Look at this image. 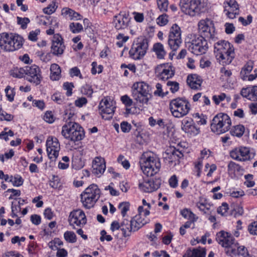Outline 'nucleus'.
Listing matches in <instances>:
<instances>
[{"label":"nucleus","instance_id":"obj_5","mask_svg":"<svg viewBox=\"0 0 257 257\" xmlns=\"http://www.w3.org/2000/svg\"><path fill=\"white\" fill-rule=\"evenodd\" d=\"M62 135L66 139L71 141H79L84 137L83 128L77 123L69 122L62 126Z\"/></svg>","mask_w":257,"mask_h":257},{"label":"nucleus","instance_id":"obj_2","mask_svg":"<svg viewBox=\"0 0 257 257\" xmlns=\"http://www.w3.org/2000/svg\"><path fill=\"white\" fill-rule=\"evenodd\" d=\"M141 169L143 173L148 177L156 174L160 171L161 163L158 158L149 155V153H144L140 161Z\"/></svg>","mask_w":257,"mask_h":257},{"label":"nucleus","instance_id":"obj_13","mask_svg":"<svg viewBox=\"0 0 257 257\" xmlns=\"http://www.w3.org/2000/svg\"><path fill=\"white\" fill-rule=\"evenodd\" d=\"M181 43L180 28L176 24H173L169 32L168 40V45L172 51H175L179 48Z\"/></svg>","mask_w":257,"mask_h":257},{"label":"nucleus","instance_id":"obj_33","mask_svg":"<svg viewBox=\"0 0 257 257\" xmlns=\"http://www.w3.org/2000/svg\"><path fill=\"white\" fill-rule=\"evenodd\" d=\"M153 50L159 59L163 58L166 54L164 46L161 43H155L153 46Z\"/></svg>","mask_w":257,"mask_h":257},{"label":"nucleus","instance_id":"obj_48","mask_svg":"<svg viewBox=\"0 0 257 257\" xmlns=\"http://www.w3.org/2000/svg\"><path fill=\"white\" fill-rule=\"evenodd\" d=\"M17 23L19 25H20L21 28L23 29H25L27 27V25L30 22V21L28 18H21L19 17H17Z\"/></svg>","mask_w":257,"mask_h":257},{"label":"nucleus","instance_id":"obj_40","mask_svg":"<svg viewBox=\"0 0 257 257\" xmlns=\"http://www.w3.org/2000/svg\"><path fill=\"white\" fill-rule=\"evenodd\" d=\"M181 215L185 218L192 221H195L196 219L195 217V214L191 211L190 210L185 208L181 210Z\"/></svg>","mask_w":257,"mask_h":257},{"label":"nucleus","instance_id":"obj_22","mask_svg":"<svg viewBox=\"0 0 257 257\" xmlns=\"http://www.w3.org/2000/svg\"><path fill=\"white\" fill-rule=\"evenodd\" d=\"M182 130L188 135L194 136L200 133V128L197 127L191 118L186 117L182 121Z\"/></svg>","mask_w":257,"mask_h":257},{"label":"nucleus","instance_id":"obj_29","mask_svg":"<svg viewBox=\"0 0 257 257\" xmlns=\"http://www.w3.org/2000/svg\"><path fill=\"white\" fill-rule=\"evenodd\" d=\"M206 249L204 248L198 247L192 250H187L183 257H205Z\"/></svg>","mask_w":257,"mask_h":257},{"label":"nucleus","instance_id":"obj_34","mask_svg":"<svg viewBox=\"0 0 257 257\" xmlns=\"http://www.w3.org/2000/svg\"><path fill=\"white\" fill-rule=\"evenodd\" d=\"M253 68V62L252 61L247 62L244 67L242 68L240 72L241 78L243 80H246V76Z\"/></svg>","mask_w":257,"mask_h":257},{"label":"nucleus","instance_id":"obj_38","mask_svg":"<svg viewBox=\"0 0 257 257\" xmlns=\"http://www.w3.org/2000/svg\"><path fill=\"white\" fill-rule=\"evenodd\" d=\"M244 127L242 125H237L233 127L230 133L231 135L237 137H241L244 132Z\"/></svg>","mask_w":257,"mask_h":257},{"label":"nucleus","instance_id":"obj_37","mask_svg":"<svg viewBox=\"0 0 257 257\" xmlns=\"http://www.w3.org/2000/svg\"><path fill=\"white\" fill-rule=\"evenodd\" d=\"M175 148L170 147L169 149H167L164 155V158L169 159V162L172 163L177 160L176 156Z\"/></svg>","mask_w":257,"mask_h":257},{"label":"nucleus","instance_id":"obj_64","mask_svg":"<svg viewBox=\"0 0 257 257\" xmlns=\"http://www.w3.org/2000/svg\"><path fill=\"white\" fill-rule=\"evenodd\" d=\"M228 209V204L226 203H223L222 206L217 209V212L223 215L227 212Z\"/></svg>","mask_w":257,"mask_h":257},{"label":"nucleus","instance_id":"obj_41","mask_svg":"<svg viewBox=\"0 0 257 257\" xmlns=\"http://www.w3.org/2000/svg\"><path fill=\"white\" fill-rule=\"evenodd\" d=\"M10 182H12L14 186L19 187L23 185L24 182L23 179L19 175H17L14 177L11 176Z\"/></svg>","mask_w":257,"mask_h":257},{"label":"nucleus","instance_id":"obj_56","mask_svg":"<svg viewBox=\"0 0 257 257\" xmlns=\"http://www.w3.org/2000/svg\"><path fill=\"white\" fill-rule=\"evenodd\" d=\"M44 119L47 122L51 123L54 122V116L51 111H47L44 116Z\"/></svg>","mask_w":257,"mask_h":257},{"label":"nucleus","instance_id":"obj_17","mask_svg":"<svg viewBox=\"0 0 257 257\" xmlns=\"http://www.w3.org/2000/svg\"><path fill=\"white\" fill-rule=\"evenodd\" d=\"M115 108V107L113 106V102L108 97L102 99L99 104V109L101 111L102 117L105 119L112 118Z\"/></svg>","mask_w":257,"mask_h":257},{"label":"nucleus","instance_id":"obj_18","mask_svg":"<svg viewBox=\"0 0 257 257\" xmlns=\"http://www.w3.org/2000/svg\"><path fill=\"white\" fill-rule=\"evenodd\" d=\"M47 152L49 158L55 161L59 155L60 144L56 138L49 137L46 142Z\"/></svg>","mask_w":257,"mask_h":257},{"label":"nucleus","instance_id":"obj_20","mask_svg":"<svg viewBox=\"0 0 257 257\" xmlns=\"http://www.w3.org/2000/svg\"><path fill=\"white\" fill-rule=\"evenodd\" d=\"M86 218L84 212L80 210L77 209L71 212L69 216L68 221L70 225L73 226L84 225L86 223Z\"/></svg>","mask_w":257,"mask_h":257},{"label":"nucleus","instance_id":"obj_43","mask_svg":"<svg viewBox=\"0 0 257 257\" xmlns=\"http://www.w3.org/2000/svg\"><path fill=\"white\" fill-rule=\"evenodd\" d=\"M242 170V169L238 164L232 161H230L228 164V171L230 172L234 173L235 171L239 172Z\"/></svg>","mask_w":257,"mask_h":257},{"label":"nucleus","instance_id":"obj_36","mask_svg":"<svg viewBox=\"0 0 257 257\" xmlns=\"http://www.w3.org/2000/svg\"><path fill=\"white\" fill-rule=\"evenodd\" d=\"M25 66L14 68L11 71V75L16 78H24L25 76Z\"/></svg>","mask_w":257,"mask_h":257},{"label":"nucleus","instance_id":"obj_52","mask_svg":"<svg viewBox=\"0 0 257 257\" xmlns=\"http://www.w3.org/2000/svg\"><path fill=\"white\" fill-rule=\"evenodd\" d=\"M121 101L125 105L126 107H129L133 105V100L127 95H124L121 97Z\"/></svg>","mask_w":257,"mask_h":257},{"label":"nucleus","instance_id":"obj_14","mask_svg":"<svg viewBox=\"0 0 257 257\" xmlns=\"http://www.w3.org/2000/svg\"><path fill=\"white\" fill-rule=\"evenodd\" d=\"M198 26L201 36L204 38L213 39L215 28L212 21L208 18L201 20L199 22Z\"/></svg>","mask_w":257,"mask_h":257},{"label":"nucleus","instance_id":"obj_15","mask_svg":"<svg viewBox=\"0 0 257 257\" xmlns=\"http://www.w3.org/2000/svg\"><path fill=\"white\" fill-rule=\"evenodd\" d=\"M25 75V79L30 82L34 83L36 85L40 83L42 77L40 69L38 66L36 65L26 66Z\"/></svg>","mask_w":257,"mask_h":257},{"label":"nucleus","instance_id":"obj_23","mask_svg":"<svg viewBox=\"0 0 257 257\" xmlns=\"http://www.w3.org/2000/svg\"><path fill=\"white\" fill-rule=\"evenodd\" d=\"M161 180L160 178L149 179L139 184V188L144 192L150 193L157 190L160 188Z\"/></svg>","mask_w":257,"mask_h":257},{"label":"nucleus","instance_id":"obj_57","mask_svg":"<svg viewBox=\"0 0 257 257\" xmlns=\"http://www.w3.org/2000/svg\"><path fill=\"white\" fill-rule=\"evenodd\" d=\"M14 155V151L13 150H10L9 153H6L4 155H0V160L4 163L5 161V157L7 159L12 158Z\"/></svg>","mask_w":257,"mask_h":257},{"label":"nucleus","instance_id":"obj_31","mask_svg":"<svg viewBox=\"0 0 257 257\" xmlns=\"http://www.w3.org/2000/svg\"><path fill=\"white\" fill-rule=\"evenodd\" d=\"M50 78L52 80H58L60 77L61 69L59 66L55 63L52 64L50 67Z\"/></svg>","mask_w":257,"mask_h":257},{"label":"nucleus","instance_id":"obj_21","mask_svg":"<svg viewBox=\"0 0 257 257\" xmlns=\"http://www.w3.org/2000/svg\"><path fill=\"white\" fill-rule=\"evenodd\" d=\"M65 46L63 41V38L59 34H54L52 41L51 51L57 56H61L64 51Z\"/></svg>","mask_w":257,"mask_h":257},{"label":"nucleus","instance_id":"obj_8","mask_svg":"<svg viewBox=\"0 0 257 257\" xmlns=\"http://www.w3.org/2000/svg\"><path fill=\"white\" fill-rule=\"evenodd\" d=\"M100 190L95 184L89 185L81 194V201L84 207L90 208L100 197Z\"/></svg>","mask_w":257,"mask_h":257},{"label":"nucleus","instance_id":"obj_9","mask_svg":"<svg viewBox=\"0 0 257 257\" xmlns=\"http://www.w3.org/2000/svg\"><path fill=\"white\" fill-rule=\"evenodd\" d=\"M179 6L183 13L191 17L199 15L204 9L201 0H180Z\"/></svg>","mask_w":257,"mask_h":257},{"label":"nucleus","instance_id":"obj_3","mask_svg":"<svg viewBox=\"0 0 257 257\" xmlns=\"http://www.w3.org/2000/svg\"><path fill=\"white\" fill-rule=\"evenodd\" d=\"M23 39L18 35L3 33L0 34V48L8 52L19 49L23 46Z\"/></svg>","mask_w":257,"mask_h":257},{"label":"nucleus","instance_id":"obj_62","mask_svg":"<svg viewBox=\"0 0 257 257\" xmlns=\"http://www.w3.org/2000/svg\"><path fill=\"white\" fill-rule=\"evenodd\" d=\"M100 234V240L101 241H103L104 240L110 241L112 239V237L110 235L106 234V232L104 230L101 231Z\"/></svg>","mask_w":257,"mask_h":257},{"label":"nucleus","instance_id":"obj_59","mask_svg":"<svg viewBox=\"0 0 257 257\" xmlns=\"http://www.w3.org/2000/svg\"><path fill=\"white\" fill-rule=\"evenodd\" d=\"M87 102V99L85 97H81L75 101V104L76 106L81 107Z\"/></svg>","mask_w":257,"mask_h":257},{"label":"nucleus","instance_id":"obj_4","mask_svg":"<svg viewBox=\"0 0 257 257\" xmlns=\"http://www.w3.org/2000/svg\"><path fill=\"white\" fill-rule=\"evenodd\" d=\"M149 85L144 82L135 83L132 88V96L137 103L147 104L152 97Z\"/></svg>","mask_w":257,"mask_h":257},{"label":"nucleus","instance_id":"obj_50","mask_svg":"<svg viewBox=\"0 0 257 257\" xmlns=\"http://www.w3.org/2000/svg\"><path fill=\"white\" fill-rule=\"evenodd\" d=\"M167 85L170 86V89L172 93H175L179 90V84L177 82L168 81Z\"/></svg>","mask_w":257,"mask_h":257},{"label":"nucleus","instance_id":"obj_44","mask_svg":"<svg viewBox=\"0 0 257 257\" xmlns=\"http://www.w3.org/2000/svg\"><path fill=\"white\" fill-rule=\"evenodd\" d=\"M158 7L159 10L163 12L168 10L169 2L168 0H157Z\"/></svg>","mask_w":257,"mask_h":257},{"label":"nucleus","instance_id":"obj_39","mask_svg":"<svg viewBox=\"0 0 257 257\" xmlns=\"http://www.w3.org/2000/svg\"><path fill=\"white\" fill-rule=\"evenodd\" d=\"M65 240L69 243H75L77 240L75 233L71 231H67L64 234Z\"/></svg>","mask_w":257,"mask_h":257},{"label":"nucleus","instance_id":"obj_49","mask_svg":"<svg viewBox=\"0 0 257 257\" xmlns=\"http://www.w3.org/2000/svg\"><path fill=\"white\" fill-rule=\"evenodd\" d=\"M5 92L6 94V96L8 98V99L10 101H12L14 100V97L15 96V92L13 89L10 86H8L5 89Z\"/></svg>","mask_w":257,"mask_h":257},{"label":"nucleus","instance_id":"obj_53","mask_svg":"<svg viewBox=\"0 0 257 257\" xmlns=\"http://www.w3.org/2000/svg\"><path fill=\"white\" fill-rule=\"evenodd\" d=\"M157 90L155 91L154 94L155 95H158L159 96L163 97L165 95H166L168 92L166 91L165 92H163L162 90V85L161 84L158 83L156 85Z\"/></svg>","mask_w":257,"mask_h":257},{"label":"nucleus","instance_id":"obj_46","mask_svg":"<svg viewBox=\"0 0 257 257\" xmlns=\"http://www.w3.org/2000/svg\"><path fill=\"white\" fill-rule=\"evenodd\" d=\"M130 203L127 202H122L118 205V209L120 210L121 215L124 217L127 211L130 209Z\"/></svg>","mask_w":257,"mask_h":257},{"label":"nucleus","instance_id":"obj_63","mask_svg":"<svg viewBox=\"0 0 257 257\" xmlns=\"http://www.w3.org/2000/svg\"><path fill=\"white\" fill-rule=\"evenodd\" d=\"M226 97L225 93H221L219 95H214L213 96V100L216 104H218L220 101H223Z\"/></svg>","mask_w":257,"mask_h":257},{"label":"nucleus","instance_id":"obj_28","mask_svg":"<svg viewBox=\"0 0 257 257\" xmlns=\"http://www.w3.org/2000/svg\"><path fill=\"white\" fill-rule=\"evenodd\" d=\"M187 82L192 89H197L201 86L202 79L197 74H191L188 75Z\"/></svg>","mask_w":257,"mask_h":257},{"label":"nucleus","instance_id":"obj_61","mask_svg":"<svg viewBox=\"0 0 257 257\" xmlns=\"http://www.w3.org/2000/svg\"><path fill=\"white\" fill-rule=\"evenodd\" d=\"M120 128L123 133H128L131 128V125L126 121H123L120 124Z\"/></svg>","mask_w":257,"mask_h":257},{"label":"nucleus","instance_id":"obj_16","mask_svg":"<svg viewBox=\"0 0 257 257\" xmlns=\"http://www.w3.org/2000/svg\"><path fill=\"white\" fill-rule=\"evenodd\" d=\"M230 157L236 160L246 161L252 159L255 153L250 152L249 148L246 147H240L236 148L230 152Z\"/></svg>","mask_w":257,"mask_h":257},{"label":"nucleus","instance_id":"obj_25","mask_svg":"<svg viewBox=\"0 0 257 257\" xmlns=\"http://www.w3.org/2000/svg\"><path fill=\"white\" fill-rule=\"evenodd\" d=\"M92 173L100 176L105 171L106 168L105 162L104 159L96 157L92 163Z\"/></svg>","mask_w":257,"mask_h":257},{"label":"nucleus","instance_id":"obj_32","mask_svg":"<svg viewBox=\"0 0 257 257\" xmlns=\"http://www.w3.org/2000/svg\"><path fill=\"white\" fill-rule=\"evenodd\" d=\"M208 153H211V152L209 150L206 149H203L201 152V156L198 159L197 163L195 164V168L197 170V176L199 177L201 174V169L202 164V159L208 154Z\"/></svg>","mask_w":257,"mask_h":257},{"label":"nucleus","instance_id":"obj_45","mask_svg":"<svg viewBox=\"0 0 257 257\" xmlns=\"http://www.w3.org/2000/svg\"><path fill=\"white\" fill-rule=\"evenodd\" d=\"M122 224H123V221L121 223L120 225L119 224L118 222H117L116 221H114L111 224L110 229L112 231H113L115 230H117L119 228H120L122 231V235L124 237L130 236V235H126L124 234V231L123 230H122Z\"/></svg>","mask_w":257,"mask_h":257},{"label":"nucleus","instance_id":"obj_7","mask_svg":"<svg viewBox=\"0 0 257 257\" xmlns=\"http://www.w3.org/2000/svg\"><path fill=\"white\" fill-rule=\"evenodd\" d=\"M170 109L172 115L177 118L187 114L190 110V104L185 97H178L171 100Z\"/></svg>","mask_w":257,"mask_h":257},{"label":"nucleus","instance_id":"obj_51","mask_svg":"<svg viewBox=\"0 0 257 257\" xmlns=\"http://www.w3.org/2000/svg\"><path fill=\"white\" fill-rule=\"evenodd\" d=\"M157 24L161 26L166 25L168 22V16L166 14L160 16L157 19Z\"/></svg>","mask_w":257,"mask_h":257},{"label":"nucleus","instance_id":"obj_11","mask_svg":"<svg viewBox=\"0 0 257 257\" xmlns=\"http://www.w3.org/2000/svg\"><path fill=\"white\" fill-rule=\"evenodd\" d=\"M148 48V40L144 38H138L129 51L130 57L135 60L141 59L145 55Z\"/></svg>","mask_w":257,"mask_h":257},{"label":"nucleus","instance_id":"obj_54","mask_svg":"<svg viewBox=\"0 0 257 257\" xmlns=\"http://www.w3.org/2000/svg\"><path fill=\"white\" fill-rule=\"evenodd\" d=\"M73 87L74 85L72 83L65 82L63 84V88L67 90L66 95L68 96L72 95V90Z\"/></svg>","mask_w":257,"mask_h":257},{"label":"nucleus","instance_id":"obj_10","mask_svg":"<svg viewBox=\"0 0 257 257\" xmlns=\"http://www.w3.org/2000/svg\"><path fill=\"white\" fill-rule=\"evenodd\" d=\"M147 222V220L142 218L141 215L138 214L131 220L123 219L122 228L125 235H131L132 232L138 231Z\"/></svg>","mask_w":257,"mask_h":257},{"label":"nucleus","instance_id":"obj_30","mask_svg":"<svg viewBox=\"0 0 257 257\" xmlns=\"http://www.w3.org/2000/svg\"><path fill=\"white\" fill-rule=\"evenodd\" d=\"M62 14L65 15L67 18H69L70 20H79L82 18V16L79 13L68 8L62 9Z\"/></svg>","mask_w":257,"mask_h":257},{"label":"nucleus","instance_id":"obj_55","mask_svg":"<svg viewBox=\"0 0 257 257\" xmlns=\"http://www.w3.org/2000/svg\"><path fill=\"white\" fill-rule=\"evenodd\" d=\"M55 6H56L55 4L52 3L50 5H49L47 7L43 9V12L45 14H46L48 15H51L56 11Z\"/></svg>","mask_w":257,"mask_h":257},{"label":"nucleus","instance_id":"obj_58","mask_svg":"<svg viewBox=\"0 0 257 257\" xmlns=\"http://www.w3.org/2000/svg\"><path fill=\"white\" fill-rule=\"evenodd\" d=\"M40 33V31L39 29L30 32L28 36L29 39L32 41H36L37 40V36Z\"/></svg>","mask_w":257,"mask_h":257},{"label":"nucleus","instance_id":"obj_47","mask_svg":"<svg viewBox=\"0 0 257 257\" xmlns=\"http://www.w3.org/2000/svg\"><path fill=\"white\" fill-rule=\"evenodd\" d=\"M81 92L82 94L89 97H91L93 92L91 86L87 84L82 87Z\"/></svg>","mask_w":257,"mask_h":257},{"label":"nucleus","instance_id":"obj_42","mask_svg":"<svg viewBox=\"0 0 257 257\" xmlns=\"http://www.w3.org/2000/svg\"><path fill=\"white\" fill-rule=\"evenodd\" d=\"M69 29L73 33H78L83 30V26L78 23H71L69 25Z\"/></svg>","mask_w":257,"mask_h":257},{"label":"nucleus","instance_id":"obj_24","mask_svg":"<svg viewBox=\"0 0 257 257\" xmlns=\"http://www.w3.org/2000/svg\"><path fill=\"white\" fill-rule=\"evenodd\" d=\"M214 52L215 56H222V53L234 50L233 46L225 40H220L214 45Z\"/></svg>","mask_w":257,"mask_h":257},{"label":"nucleus","instance_id":"obj_27","mask_svg":"<svg viewBox=\"0 0 257 257\" xmlns=\"http://www.w3.org/2000/svg\"><path fill=\"white\" fill-rule=\"evenodd\" d=\"M234 57V50H230L226 53H222V56H215L218 62L222 65H228L231 63Z\"/></svg>","mask_w":257,"mask_h":257},{"label":"nucleus","instance_id":"obj_1","mask_svg":"<svg viewBox=\"0 0 257 257\" xmlns=\"http://www.w3.org/2000/svg\"><path fill=\"white\" fill-rule=\"evenodd\" d=\"M216 239L219 244L225 248V253L230 256L241 255L246 257L249 255L247 248L243 245H239L234 238L227 232L220 231L218 232Z\"/></svg>","mask_w":257,"mask_h":257},{"label":"nucleus","instance_id":"obj_19","mask_svg":"<svg viewBox=\"0 0 257 257\" xmlns=\"http://www.w3.org/2000/svg\"><path fill=\"white\" fill-rule=\"evenodd\" d=\"M131 18L128 12H120L113 18V23L116 30L124 29L130 25Z\"/></svg>","mask_w":257,"mask_h":257},{"label":"nucleus","instance_id":"obj_35","mask_svg":"<svg viewBox=\"0 0 257 257\" xmlns=\"http://www.w3.org/2000/svg\"><path fill=\"white\" fill-rule=\"evenodd\" d=\"M174 75V71L170 68L168 69H164L160 74L158 75L159 79L162 80H168L169 78H171Z\"/></svg>","mask_w":257,"mask_h":257},{"label":"nucleus","instance_id":"obj_6","mask_svg":"<svg viewBox=\"0 0 257 257\" xmlns=\"http://www.w3.org/2000/svg\"><path fill=\"white\" fill-rule=\"evenodd\" d=\"M231 124L229 116L225 113H219L213 117L210 127L213 132L219 135L228 131Z\"/></svg>","mask_w":257,"mask_h":257},{"label":"nucleus","instance_id":"obj_12","mask_svg":"<svg viewBox=\"0 0 257 257\" xmlns=\"http://www.w3.org/2000/svg\"><path fill=\"white\" fill-rule=\"evenodd\" d=\"M188 45V50L196 55L205 54L208 49L207 40L203 36H195Z\"/></svg>","mask_w":257,"mask_h":257},{"label":"nucleus","instance_id":"obj_60","mask_svg":"<svg viewBox=\"0 0 257 257\" xmlns=\"http://www.w3.org/2000/svg\"><path fill=\"white\" fill-rule=\"evenodd\" d=\"M248 230L251 234L257 235V222H254L248 227Z\"/></svg>","mask_w":257,"mask_h":257},{"label":"nucleus","instance_id":"obj_26","mask_svg":"<svg viewBox=\"0 0 257 257\" xmlns=\"http://www.w3.org/2000/svg\"><path fill=\"white\" fill-rule=\"evenodd\" d=\"M240 94L242 97L251 101H257V86L243 88Z\"/></svg>","mask_w":257,"mask_h":257}]
</instances>
